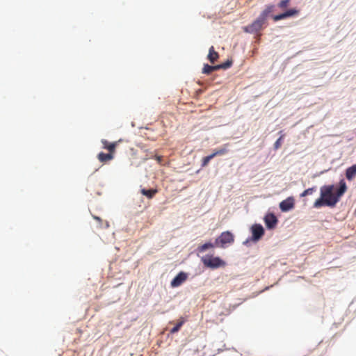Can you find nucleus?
I'll return each mask as SVG.
<instances>
[{"instance_id":"obj_1","label":"nucleus","mask_w":356,"mask_h":356,"mask_svg":"<svg viewBox=\"0 0 356 356\" xmlns=\"http://www.w3.org/2000/svg\"><path fill=\"white\" fill-rule=\"evenodd\" d=\"M334 189V186L332 184L322 186L320 190L321 197L314 202V207L320 208L324 205L334 207L347 190L344 179L340 181L339 188L335 193H333Z\"/></svg>"},{"instance_id":"obj_2","label":"nucleus","mask_w":356,"mask_h":356,"mask_svg":"<svg viewBox=\"0 0 356 356\" xmlns=\"http://www.w3.org/2000/svg\"><path fill=\"white\" fill-rule=\"evenodd\" d=\"M275 7L274 5L266 6V8L261 12V13L259 15V17H261V19H263L264 21L266 22L267 18L269 16H271L275 22H277L279 20L296 15L299 13L298 10L292 8L280 15H271V13H273L275 10Z\"/></svg>"},{"instance_id":"obj_3","label":"nucleus","mask_w":356,"mask_h":356,"mask_svg":"<svg viewBox=\"0 0 356 356\" xmlns=\"http://www.w3.org/2000/svg\"><path fill=\"white\" fill-rule=\"evenodd\" d=\"M201 261L204 266L212 269L218 268L220 267H225L226 262L218 257H213L212 255L207 254L201 258Z\"/></svg>"},{"instance_id":"obj_4","label":"nucleus","mask_w":356,"mask_h":356,"mask_svg":"<svg viewBox=\"0 0 356 356\" xmlns=\"http://www.w3.org/2000/svg\"><path fill=\"white\" fill-rule=\"evenodd\" d=\"M234 235L229 231L223 232L216 239V246L220 248H225L227 244H231L234 242Z\"/></svg>"},{"instance_id":"obj_5","label":"nucleus","mask_w":356,"mask_h":356,"mask_svg":"<svg viewBox=\"0 0 356 356\" xmlns=\"http://www.w3.org/2000/svg\"><path fill=\"white\" fill-rule=\"evenodd\" d=\"M266 24V22L263 19H261V17L259 16L256 20H254L251 24L245 26L243 29L246 33H257L263 29Z\"/></svg>"},{"instance_id":"obj_6","label":"nucleus","mask_w":356,"mask_h":356,"mask_svg":"<svg viewBox=\"0 0 356 356\" xmlns=\"http://www.w3.org/2000/svg\"><path fill=\"white\" fill-rule=\"evenodd\" d=\"M294 199L289 197L280 203V209L283 212L289 211L294 207Z\"/></svg>"},{"instance_id":"obj_7","label":"nucleus","mask_w":356,"mask_h":356,"mask_svg":"<svg viewBox=\"0 0 356 356\" xmlns=\"http://www.w3.org/2000/svg\"><path fill=\"white\" fill-rule=\"evenodd\" d=\"M188 275L184 272L179 273L177 276L171 281L172 287H177L181 285L186 280Z\"/></svg>"},{"instance_id":"obj_8","label":"nucleus","mask_w":356,"mask_h":356,"mask_svg":"<svg viewBox=\"0 0 356 356\" xmlns=\"http://www.w3.org/2000/svg\"><path fill=\"white\" fill-rule=\"evenodd\" d=\"M252 238L257 241L264 234V229L261 225L255 224L252 227Z\"/></svg>"},{"instance_id":"obj_9","label":"nucleus","mask_w":356,"mask_h":356,"mask_svg":"<svg viewBox=\"0 0 356 356\" xmlns=\"http://www.w3.org/2000/svg\"><path fill=\"white\" fill-rule=\"evenodd\" d=\"M264 222L268 229H273L277 223V219L273 213H268L264 218Z\"/></svg>"},{"instance_id":"obj_10","label":"nucleus","mask_w":356,"mask_h":356,"mask_svg":"<svg viewBox=\"0 0 356 356\" xmlns=\"http://www.w3.org/2000/svg\"><path fill=\"white\" fill-rule=\"evenodd\" d=\"M101 142L102 143L104 149H107L111 154H115V148L118 145V142L109 143L108 140L105 139H102Z\"/></svg>"},{"instance_id":"obj_11","label":"nucleus","mask_w":356,"mask_h":356,"mask_svg":"<svg viewBox=\"0 0 356 356\" xmlns=\"http://www.w3.org/2000/svg\"><path fill=\"white\" fill-rule=\"evenodd\" d=\"M219 58V54L215 51L214 47L211 46L209 50V54L207 56L208 60L213 64Z\"/></svg>"},{"instance_id":"obj_12","label":"nucleus","mask_w":356,"mask_h":356,"mask_svg":"<svg viewBox=\"0 0 356 356\" xmlns=\"http://www.w3.org/2000/svg\"><path fill=\"white\" fill-rule=\"evenodd\" d=\"M113 158H114V154H111L109 152L108 154H106L104 152H100L97 155L98 160L102 163H106V162L113 159Z\"/></svg>"},{"instance_id":"obj_13","label":"nucleus","mask_w":356,"mask_h":356,"mask_svg":"<svg viewBox=\"0 0 356 356\" xmlns=\"http://www.w3.org/2000/svg\"><path fill=\"white\" fill-rule=\"evenodd\" d=\"M356 176V164L346 169V177L348 180H352Z\"/></svg>"},{"instance_id":"obj_14","label":"nucleus","mask_w":356,"mask_h":356,"mask_svg":"<svg viewBox=\"0 0 356 356\" xmlns=\"http://www.w3.org/2000/svg\"><path fill=\"white\" fill-rule=\"evenodd\" d=\"M228 145H229L228 144H225L224 145H222L219 149H216L212 153L213 156L215 157V156H222V155H224V154H227L229 152Z\"/></svg>"},{"instance_id":"obj_15","label":"nucleus","mask_w":356,"mask_h":356,"mask_svg":"<svg viewBox=\"0 0 356 356\" xmlns=\"http://www.w3.org/2000/svg\"><path fill=\"white\" fill-rule=\"evenodd\" d=\"M140 192L143 195L146 196L147 198L152 199L158 193V191L154 188H143L141 189Z\"/></svg>"},{"instance_id":"obj_16","label":"nucleus","mask_w":356,"mask_h":356,"mask_svg":"<svg viewBox=\"0 0 356 356\" xmlns=\"http://www.w3.org/2000/svg\"><path fill=\"white\" fill-rule=\"evenodd\" d=\"M185 321H186V319L184 317H180L179 319L178 320V322L175 325V326L170 330V333L175 334V333L177 332L180 330L181 326L184 325Z\"/></svg>"},{"instance_id":"obj_17","label":"nucleus","mask_w":356,"mask_h":356,"mask_svg":"<svg viewBox=\"0 0 356 356\" xmlns=\"http://www.w3.org/2000/svg\"><path fill=\"white\" fill-rule=\"evenodd\" d=\"M216 70H218L217 65L211 66L208 64H204L202 68V73L209 74Z\"/></svg>"},{"instance_id":"obj_18","label":"nucleus","mask_w":356,"mask_h":356,"mask_svg":"<svg viewBox=\"0 0 356 356\" xmlns=\"http://www.w3.org/2000/svg\"><path fill=\"white\" fill-rule=\"evenodd\" d=\"M93 218L96 220L99 223V228H108L109 227V223L107 221H105L104 222H102V220L96 216H92Z\"/></svg>"},{"instance_id":"obj_19","label":"nucleus","mask_w":356,"mask_h":356,"mask_svg":"<svg viewBox=\"0 0 356 356\" xmlns=\"http://www.w3.org/2000/svg\"><path fill=\"white\" fill-rule=\"evenodd\" d=\"M214 246H216L215 243L213 244L211 243H206L199 246L197 250L199 252H203L206 251L207 249L212 248Z\"/></svg>"},{"instance_id":"obj_20","label":"nucleus","mask_w":356,"mask_h":356,"mask_svg":"<svg viewBox=\"0 0 356 356\" xmlns=\"http://www.w3.org/2000/svg\"><path fill=\"white\" fill-rule=\"evenodd\" d=\"M232 60H227L226 62L219 64V65H217L218 70L220 69H223V70L228 69L232 66Z\"/></svg>"},{"instance_id":"obj_21","label":"nucleus","mask_w":356,"mask_h":356,"mask_svg":"<svg viewBox=\"0 0 356 356\" xmlns=\"http://www.w3.org/2000/svg\"><path fill=\"white\" fill-rule=\"evenodd\" d=\"M213 158L214 156H213V154H211L210 155L204 157L202 160V167H206L209 163V161Z\"/></svg>"},{"instance_id":"obj_22","label":"nucleus","mask_w":356,"mask_h":356,"mask_svg":"<svg viewBox=\"0 0 356 356\" xmlns=\"http://www.w3.org/2000/svg\"><path fill=\"white\" fill-rule=\"evenodd\" d=\"M314 191H316V188L315 187L307 188V189L305 190L301 193L300 196L301 197H305V196H307L308 195H312Z\"/></svg>"},{"instance_id":"obj_23","label":"nucleus","mask_w":356,"mask_h":356,"mask_svg":"<svg viewBox=\"0 0 356 356\" xmlns=\"http://www.w3.org/2000/svg\"><path fill=\"white\" fill-rule=\"evenodd\" d=\"M291 0H282L279 3H278V7L281 9H285L286 8L288 7L289 3H290Z\"/></svg>"},{"instance_id":"obj_24","label":"nucleus","mask_w":356,"mask_h":356,"mask_svg":"<svg viewBox=\"0 0 356 356\" xmlns=\"http://www.w3.org/2000/svg\"><path fill=\"white\" fill-rule=\"evenodd\" d=\"M284 135H282L274 143V148L275 149H279L282 145V141L283 140Z\"/></svg>"},{"instance_id":"obj_25","label":"nucleus","mask_w":356,"mask_h":356,"mask_svg":"<svg viewBox=\"0 0 356 356\" xmlns=\"http://www.w3.org/2000/svg\"><path fill=\"white\" fill-rule=\"evenodd\" d=\"M155 159L157 161L158 163H161L162 161V156H155Z\"/></svg>"},{"instance_id":"obj_26","label":"nucleus","mask_w":356,"mask_h":356,"mask_svg":"<svg viewBox=\"0 0 356 356\" xmlns=\"http://www.w3.org/2000/svg\"><path fill=\"white\" fill-rule=\"evenodd\" d=\"M355 213L356 214V208H355Z\"/></svg>"}]
</instances>
